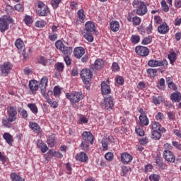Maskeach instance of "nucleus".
<instances>
[{
	"mask_svg": "<svg viewBox=\"0 0 181 181\" xmlns=\"http://www.w3.org/2000/svg\"><path fill=\"white\" fill-rule=\"evenodd\" d=\"M93 32H95V24L91 21H88L85 24V30L82 31V35L88 42H93Z\"/></svg>",
	"mask_w": 181,
	"mask_h": 181,
	"instance_id": "f257e3e1",
	"label": "nucleus"
},
{
	"mask_svg": "<svg viewBox=\"0 0 181 181\" xmlns=\"http://www.w3.org/2000/svg\"><path fill=\"white\" fill-rule=\"evenodd\" d=\"M81 77L85 84L86 90L90 89V80L93 78V71L91 69H83L81 71Z\"/></svg>",
	"mask_w": 181,
	"mask_h": 181,
	"instance_id": "f03ea898",
	"label": "nucleus"
},
{
	"mask_svg": "<svg viewBox=\"0 0 181 181\" xmlns=\"http://www.w3.org/2000/svg\"><path fill=\"white\" fill-rule=\"evenodd\" d=\"M134 8H136V13L139 16H144L148 13V8L145 2L139 0H134L132 3Z\"/></svg>",
	"mask_w": 181,
	"mask_h": 181,
	"instance_id": "7ed1b4c3",
	"label": "nucleus"
},
{
	"mask_svg": "<svg viewBox=\"0 0 181 181\" xmlns=\"http://www.w3.org/2000/svg\"><path fill=\"white\" fill-rule=\"evenodd\" d=\"M55 47L58 50H61V52L65 56H70L71 53H73V47H66L62 40H58L55 42Z\"/></svg>",
	"mask_w": 181,
	"mask_h": 181,
	"instance_id": "20e7f679",
	"label": "nucleus"
},
{
	"mask_svg": "<svg viewBox=\"0 0 181 181\" xmlns=\"http://www.w3.org/2000/svg\"><path fill=\"white\" fill-rule=\"evenodd\" d=\"M66 97L71 103H78L80 100H83V93L81 92H75L71 94L66 93Z\"/></svg>",
	"mask_w": 181,
	"mask_h": 181,
	"instance_id": "39448f33",
	"label": "nucleus"
},
{
	"mask_svg": "<svg viewBox=\"0 0 181 181\" xmlns=\"http://www.w3.org/2000/svg\"><path fill=\"white\" fill-rule=\"evenodd\" d=\"M12 70V64L11 62H4L0 65V71L1 76L6 77L7 74H9V72Z\"/></svg>",
	"mask_w": 181,
	"mask_h": 181,
	"instance_id": "423d86ee",
	"label": "nucleus"
},
{
	"mask_svg": "<svg viewBox=\"0 0 181 181\" xmlns=\"http://www.w3.org/2000/svg\"><path fill=\"white\" fill-rule=\"evenodd\" d=\"M168 65V61H166V59L164 60H156V59H150L148 62V66L149 67H160L162 66H163L165 67V66Z\"/></svg>",
	"mask_w": 181,
	"mask_h": 181,
	"instance_id": "0eeeda50",
	"label": "nucleus"
},
{
	"mask_svg": "<svg viewBox=\"0 0 181 181\" xmlns=\"http://www.w3.org/2000/svg\"><path fill=\"white\" fill-rule=\"evenodd\" d=\"M8 117L11 122H13V121H16V115H18V111L16 110V107H11L7 108Z\"/></svg>",
	"mask_w": 181,
	"mask_h": 181,
	"instance_id": "6e6552de",
	"label": "nucleus"
},
{
	"mask_svg": "<svg viewBox=\"0 0 181 181\" xmlns=\"http://www.w3.org/2000/svg\"><path fill=\"white\" fill-rule=\"evenodd\" d=\"M135 52L137 54H139V56H141L142 57H146V56L149 54V49L144 46L136 47Z\"/></svg>",
	"mask_w": 181,
	"mask_h": 181,
	"instance_id": "1a4fd4ad",
	"label": "nucleus"
},
{
	"mask_svg": "<svg viewBox=\"0 0 181 181\" xmlns=\"http://www.w3.org/2000/svg\"><path fill=\"white\" fill-rule=\"evenodd\" d=\"M163 156L164 159H165L167 162H170L171 163H173L175 160H176L175 155L172 153V151L169 150L164 151L163 153Z\"/></svg>",
	"mask_w": 181,
	"mask_h": 181,
	"instance_id": "9d476101",
	"label": "nucleus"
},
{
	"mask_svg": "<svg viewBox=\"0 0 181 181\" xmlns=\"http://www.w3.org/2000/svg\"><path fill=\"white\" fill-rule=\"evenodd\" d=\"M105 110H112L114 107V98L108 95L105 98L104 100Z\"/></svg>",
	"mask_w": 181,
	"mask_h": 181,
	"instance_id": "9b49d317",
	"label": "nucleus"
},
{
	"mask_svg": "<svg viewBox=\"0 0 181 181\" xmlns=\"http://www.w3.org/2000/svg\"><path fill=\"white\" fill-rule=\"evenodd\" d=\"M48 79L47 76L42 78L40 82V88L43 96L46 95V87H47Z\"/></svg>",
	"mask_w": 181,
	"mask_h": 181,
	"instance_id": "f8f14e48",
	"label": "nucleus"
},
{
	"mask_svg": "<svg viewBox=\"0 0 181 181\" xmlns=\"http://www.w3.org/2000/svg\"><path fill=\"white\" fill-rule=\"evenodd\" d=\"M83 141L90 142V145L94 144V136L90 132H83L82 134Z\"/></svg>",
	"mask_w": 181,
	"mask_h": 181,
	"instance_id": "ddd939ff",
	"label": "nucleus"
},
{
	"mask_svg": "<svg viewBox=\"0 0 181 181\" xmlns=\"http://www.w3.org/2000/svg\"><path fill=\"white\" fill-rule=\"evenodd\" d=\"M86 53V49L83 47H76L74 50V54L76 59H81L83 55Z\"/></svg>",
	"mask_w": 181,
	"mask_h": 181,
	"instance_id": "4468645a",
	"label": "nucleus"
},
{
	"mask_svg": "<svg viewBox=\"0 0 181 181\" xmlns=\"http://www.w3.org/2000/svg\"><path fill=\"white\" fill-rule=\"evenodd\" d=\"M29 88L33 94H36V91L39 90V83L36 80L29 81Z\"/></svg>",
	"mask_w": 181,
	"mask_h": 181,
	"instance_id": "2eb2a0df",
	"label": "nucleus"
},
{
	"mask_svg": "<svg viewBox=\"0 0 181 181\" xmlns=\"http://www.w3.org/2000/svg\"><path fill=\"white\" fill-rule=\"evenodd\" d=\"M121 161L124 165H128L129 162H132V156L128 153H123L121 155Z\"/></svg>",
	"mask_w": 181,
	"mask_h": 181,
	"instance_id": "dca6fc26",
	"label": "nucleus"
},
{
	"mask_svg": "<svg viewBox=\"0 0 181 181\" xmlns=\"http://www.w3.org/2000/svg\"><path fill=\"white\" fill-rule=\"evenodd\" d=\"M101 92L103 95L111 93V88L105 82L101 83Z\"/></svg>",
	"mask_w": 181,
	"mask_h": 181,
	"instance_id": "f3484780",
	"label": "nucleus"
},
{
	"mask_svg": "<svg viewBox=\"0 0 181 181\" xmlns=\"http://www.w3.org/2000/svg\"><path fill=\"white\" fill-rule=\"evenodd\" d=\"M9 29V24H8V21L4 18H0V32L4 33L6 30Z\"/></svg>",
	"mask_w": 181,
	"mask_h": 181,
	"instance_id": "a211bd4d",
	"label": "nucleus"
},
{
	"mask_svg": "<svg viewBox=\"0 0 181 181\" xmlns=\"http://www.w3.org/2000/svg\"><path fill=\"white\" fill-rule=\"evenodd\" d=\"M158 32H159L161 35H165L169 32V26L166 23L160 24L158 28Z\"/></svg>",
	"mask_w": 181,
	"mask_h": 181,
	"instance_id": "6ab92c4d",
	"label": "nucleus"
},
{
	"mask_svg": "<svg viewBox=\"0 0 181 181\" xmlns=\"http://www.w3.org/2000/svg\"><path fill=\"white\" fill-rule=\"evenodd\" d=\"M37 148H39V149H40L42 153H45V152H47L49 149V148H47V146L45 143H43L42 140L37 141Z\"/></svg>",
	"mask_w": 181,
	"mask_h": 181,
	"instance_id": "aec40b11",
	"label": "nucleus"
},
{
	"mask_svg": "<svg viewBox=\"0 0 181 181\" xmlns=\"http://www.w3.org/2000/svg\"><path fill=\"white\" fill-rule=\"evenodd\" d=\"M170 99L174 103H180L181 100V93L180 92H175L173 93L171 96Z\"/></svg>",
	"mask_w": 181,
	"mask_h": 181,
	"instance_id": "412c9836",
	"label": "nucleus"
},
{
	"mask_svg": "<svg viewBox=\"0 0 181 181\" xmlns=\"http://www.w3.org/2000/svg\"><path fill=\"white\" fill-rule=\"evenodd\" d=\"M93 67L94 69H96V70H100V69H103V67H104V60L101 59H96Z\"/></svg>",
	"mask_w": 181,
	"mask_h": 181,
	"instance_id": "4be33fe9",
	"label": "nucleus"
},
{
	"mask_svg": "<svg viewBox=\"0 0 181 181\" xmlns=\"http://www.w3.org/2000/svg\"><path fill=\"white\" fill-rule=\"evenodd\" d=\"M76 159L79 160V162H86L88 157H87V154L81 152L76 156Z\"/></svg>",
	"mask_w": 181,
	"mask_h": 181,
	"instance_id": "5701e85b",
	"label": "nucleus"
},
{
	"mask_svg": "<svg viewBox=\"0 0 181 181\" xmlns=\"http://www.w3.org/2000/svg\"><path fill=\"white\" fill-rule=\"evenodd\" d=\"M4 139H5L6 142L8 144V145H12V143L13 142V138L12 137V135L9 133H4L3 135Z\"/></svg>",
	"mask_w": 181,
	"mask_h": 181,
	"instance_id": "b1692460",
	"label": "nucleus"
},
{
	"mask_svg": "<svg viewBox=\"0 0 181 181\" xmlns=\"http://www.w3.org/2000/svg\"><path fill=\"white\" fill-rule=\"evenodd\" d=\"M139 121L141 125H149V119H148L146 115H141L139 116Z\"/></svg>",
	"mask_w": 181,
	"mask_h": 181,
	"instance_id": "393cba45",
	"label": "nucleus"
},
{
	"mask_svg": "<svg viewBox=\"0 0 181 181\" xmlns=\"http://www.w3.org/2000/svg\"><path fill=\"white\" fill-rule=\"evenodd\" d=\"M110 29L112 32H118L119 30V23L114 21L110 23Z\"/></svg>",
	"mask_w": 181,
	"mask_h": 181,
	"instance_id": "a878e982",
	"label": "nucleus"
},
{
	"mask_svg": "<svg viewBox=\"0 0 181 181\" xmlns=\"http://www.w3.org/2000/svg\"><path fill=\"white\" fill-rule=\"evenodd\" d=\"M15 46L18 49V50H23L25 43H23V41L21 39H17L15 42Z\"/></svg>",
	"mask_w": 181,
	"mask_h": 181,
	"instance_id": "bb28decb",
	"label": "nucleus"
},
{
	"mask_svg": "<svg viewBox=\"0 0 181 181\" xmlns=\"http://www.w3.org/2000/svg\"><path fill=\"white\" fill-rule=\"evenodd\" d=\"M160 136H162V134H160V132L153 131L151 138V139H154L155 141H159V139H160Z\"/></svg>",
	"mask_w": 181,
	"mask_h": 181,
	"instance_id": "cd10ccee",
	"label": "nucleus"
},
{
	"mask_svg": "<svg viewBox=\"0 0 181 181\" xmlns=\"http://www.w3.org/2000/svg\"><path fill=\"white\" fill-rule=\"evenodd\" d=\"M30 128L33 129V131H35V132H40V127H39V124L36 122H30Z\"/></svg>",
	"mask_w": 181,
	"mask_h": 181,
	"instance_id": "c85d7f7f",
	"label": "nucleus"
},
{
	"mask_svg": "<svg viewBox=\"0 0 181 181\" xmlns=\"http://www.w3.org/2000/svg\"><path fill=\"white\" fill-rule=\"evenodd\" d=\"M47 142L50 148H53V146H54V142H56L54 134L49 136L47 140Z\"/></svg>",
	"mask_w": 181,
	"mask_h": 181,
	"instance_id": "c756f323",
	"label": "nucleus"
},
{
	"mask_svg": "<svg viewBox=\"0 0 181 181\" xmlns=\"http://www.w3.org/2000/svg\"><path fill=\"white\" fill-rule=\"evenodd\" d=\"M162 101H163V98L162 96L152 97V102L155 104V105H159Z\"/></svg>",
	"mask_w": 181,
	"mask_h": 181,
	"instance_id": "7c9ffc66",
	"label": "nucleus"
},
{
	"mask_svg": "<svg viewBox=\"0 0 181 181\" xmlns=\"http://www.w3.org/2000/svg\"><path fill=\"white\" fill-rule=\"evenodd\" d=\"M27 107L30 108V110L32 111L33 114H37L38 110H37V106H36V104L35 103H30L27 105Z\"/></svg>",
	"mask_w": 181,
	"mask_h": 181,
	"instance_id": "2f4dec72",
	"label": "nucleus"
},
{
	"mask_svg": "<svg viewBox=\"0 0 181 181\" xmlns=\"http://www.w3.org/2000/svg\"><path fill=\"white\" fill-rule=\"evenodd\" d=\"M108 142H110V137L103 139L102 146L103 148V151H108Z\"/></svg>",
	"mask_w": 181,
	"mask_h": 181,
	"instance_id": "473e14b6",
	"label": "nucleus"
},
{
	"mask_svg": "<svg viewBox=\"0 0 181 181\" xmlns=\"http://www.w3.org/2000/svg\"><path fill=\"white\" fill-rule=\"evenodd\" d=\"M40 16H47L49 13V8L47 6H44L42 8L39 10Z\"/></svg>",
	"mask_w": 181,
	"mask_h": 181,
	"instance_id": "72a5a7b5",
	"label": "nucleus"
},
{
	"mask_svg": "<svg viewBox=\"0 0 181 181\" xmlns=\"http://www.w3.org/2000/svg\"><path fill=\"white\" fill-rule=\"evenodd\" d=\"M168 59L171 63V64H173L175 62H176V52H173L168 54Z\"/></svg>",
	"mask_w": 181,
	"mask_h": 181,
	"instance_id": "f704fd0d",
	"label": "nucleus"
},
{
	"mask_svg": "<svg viewBox=\"0 0 181 181\" xmlns=\"http://www.w3.org/2000/svg\"><path fill=\"white\" fill-rule=\"evenodd\" d=\"M47 102L48 103V104H49L52 108H57V107H59V104L57 103V102L52 100L50 98L47 99Z\"/></svg>",
	"mask_w": 181,
	"mask_h": 181,
	"instance_id": "c9c22d12",
	"label": "nucleus"
},
{
	"mask_svg": "<svg viewBox=\"0 0 181 181\" xmlns=\"http://www.w3.org/2000/svg\"><path fill=\"white\" fill-rule=\"evenodd\" d=\"M158 73V69H147V74L150 76V77H155L156 76V74Z\"/></svg>",
	"mask_w": 181,
	"mask_h": 181,
	"instance_id": "e433bc0d",
	"label": "nucleus"
},
{
	"mask_svg": "<svg viewBox=\"0 0 181 181\" xmlns=\"http://www.w3.org/2000/svg\"><path fill=\"white\" fill-rule=\"evenodd\" d=\"M151 129L153 131H159V129H160V124L157 122H153L151 124Z\"/></svg>",
	"mask_w": 181,
	"mask_h": 181,
	"instance_id": "4c0bfd02",
	"label": "nucleus"
},
{
	"mask_svg": "<svg viewBox=\"0 0 181 181\" xmlns=\"http://www.w3.org/2000/svg\"><path fill=\"white\" fill-rule=\"evenodd\" d=\"M141 21L142 20H141V18L138 16H134L132 18L133 25H135L136 26L141 25Z\"/></svg>",
	"mask_w": 181,
	"mask_h": 181,
	"instance_id": "58836bf2",
	"label": "nucleus"
},
{
	"mask_svg": "<svg viewBox=\"0 0 181 181\" xmlns=\"http://www.w3.org/2000/svg\"><path fill=\"white\" fill-rule=\"evenodd\" d=\"M23 21L28 26H29V25H31V23H33V20L32 19V17L30 16H25Z\"/></svg>",
	"mask_w": 181,
	"mask_h": 181,
	"instance_id": "ea45409f",
	"label": "nucleus"
},
{
	"mask_svg": "<svg viewBox=\"0 0 181 181\" xmlns=\"http://www.w3.org/2000/svg\"><path fill=\"white\" fill-rule=\"evenodd\" d=\"M161 6L163 12H169V6H168L165 0L161 1Z\"/></svg>",
	"mask_w": 181,
	"mask_h": 181,
	"instance_id": "a19ab883",
	"label": "nucleus"
},
{
	"mask_svg": "<svg viewBox=\"0 0 181 181\" xmlns=\"http://www.w3.org/2000/svg\"><path fill=\"white\" fill-rule=\"evenodd\" d=\"M12 181H22V177L18 175L16 173H13L11 175Z\"/></svg>",
	"mask_w": 181,
	"mask_h": 181,
	"instance_id": "79ce46f5",
	"label": "nucleus"
},
{
	"mask_svg": "<svg viewBox=\"0 0 181 181\" xmlns=\"http://www.w3.org/2000/svg\"><path fill=\"white\" fill-rule=\"evenodd\" d=\"M149 180H153V181H159L160 180V176L158 174H152L149 176Z\"/></svg>",
	"mask_w": 181,
	"mask_h": 181,
	"instance_id": "37998d69",
	"label": "nucleus"
},
{
	"mask_svg": "<svg viewBox=\"0 0 181 181\" xmlns=\"http://www.w3.org/2000/svg\"><path fill=\"white\" fill-rule=\"evenodd\" d=\"M9 122H11L9 117L2 119V124L6 128H11V124H9Z\"/></svg>",
	"mask_w": 181,
	"mask_h": 181,
	"instance_id": "c03bdc74",
	"label": "nucleus"
},
{
	"mask_svg": "<svg viewBox=\"0 0 181 181\" xmlns=\"http://www.w3.org/2000/svg\"><path fill=\"white\" fill-rule=\"evenodd\" d=\"M77 15L81 21H84V18H86V15H84V10L80 9L77 12Z\"/></svg>",
	"mask_w": 181,
	"mask_h": 181,
	"instance_id": "a18cd8bd",
	"label": "nucleus"
},
{
	"mask_svg": "<svg viewBox=\"0 0 181 181\" xmlns=\"http://www.w3.org/2000/svg\"><path fill=\"white\" fill-rule=\"evenodd\" d=\"M62 2V0H52L51 1V5L54 8V9H56V8H59V4Z\"/></svg>",
	"mask_w": 181,
	"mask_h": 181,
	"instance_id": "49530a36",
	"label": "nucleus"
},
{
	"mask_svg": "<svg viewBox=\"0 0 181 181\" xmlns=\"http://www.w3.org/2000/svg\"><path fill=\"white\" fill-rule=\"evenodd\" d=\"M122 176H127V175L128 174V172H131V168L124 166V167H122Z\"/></svg>",
	"mask_w": 181,
	"mask_h": 181,
	"instance_id": "de8ad7c7",
	"label": "nucleus"
},
{
	"mask_svg": "<svg viewBox=\"0 0 181 181\" xmlns=\"http://www.w3.org/2000/svg\"><path fill=\"white\" fill-rule=\"evenodd\" d=\"M37 28H45L46 26V22L45 21H38L35 23Z\"/></svg>",
	"mask_w": 181,
	"mask_h": 181,
	"instance_id": "09e8293b",
	"label": "nucleus"
},
{
	"mask_svg": "<svg viewBox=\"0 0 181 181\" xmlns=\"http://www.w3.org/2000/svg\"><path fill=\"white\" fill-rule=\"evenodd\" d=\"M152 42V36H148L145 37L142 41V45H149Z\"/></svg>",
	"mask_w": 181,
	"mask_h": 181,
	"instance_id": "8fccbe9b",
	"label": "nucleus"
},
{
	"mask_svg": "<svg viewBox=\"0 0 181 181\" xmlns=\"http://www.w3.org/2000/svg\"><path fill=\"white\" fill-rule=\"evenodd\" d=\"M131 40L132 43H138L139 42V40H141V38L139 35H132L131 37Z\"/></svg>",
	"mask_w": 181,
	"mask_h": 181,
	"instance_id": "3c124183",
	"label": "nucleus"
},
{
	"mask_svg": "<svg viewBox=\"0 0 181 181\" xmlns=\"http://www.w3.org/2000/svg\"><path fill=\"white\" fill-rule=\"evenodd\" d=\"M60 94H61L60 88L59 86H55L54 88V95L55 97H59V95H60Z\"/></svg>",
	"mask_w": 181,
	"mask_h": 181,
	"instance_id": "603ef678",
	"label": "nucleus"
},
{
	"mask_svg": "<svg viewBox=\"0 0 181 181\" xmlns=\"http://www.w3.org/2000/svg\"><path fill=\"white\" fill-rule=\"evenodd\" d=\"M105 158L106 160H112V159H114V154H112V153H107L105 155Z\"/></svg>",
	"mask_w": 181,
	"mask_h": 181,
	"instance_id": "864d4df0",
	"label": "nucleus"
},
{
	"mask_svg": "<svg viewBox=\"0 0 181 181\" xmlns=\"http://www.w3.org/2000/svg\"><path fill=\"white\" fill-rule=\"evenodd\" d=\"M64 60L66 64V66H70L71 64V59L69 55H66L64 58Z\"/></svg>",
	"mask_w": 181,
	"mask_h": 181,
	"instance_id": "5fc2aeb1",
	"label": "nucleus"
},
{
	"mask_svg": "<svg viewBox=\"0 0 181 181\" xmlns=\"http://www.w3.org/2000/svg\"><path fill=\"white\" fill-rule=\"evenodd\" d=\"M81 146L82 149H84L86 151H88V143H87V141H82Z\"/></svg>",
	"mask_w": 181,
	"mask_h": 181,
	"instance_id": "6e6d98bb",
	"label": "nucleus"
},
{
	"mask_svg": "<svg viewBox=\"0 0 181 181\" xmlns=\"http://www.w3.org/2000/svg\"><path fill=\"white\" fill-rule=\"evenodd\" d=\"M14 8L18 12H23V6L21 4H16Z\"/></svg>",
	"mask_w": 181,
	"mask_h": 181,
	"instance_id": "4d7b16f0",
	"label": "nucleus"
},
{
	"mask_svg": "<svg viewBox=\"0 0 181 181\" xmlns=\"http://www.w3.org/2000/svg\"><path fill=\"white\" fill-rule=\"evenodd\" d=\"M112 71H118V70H119V66L118 65V64H117V62H114L112 65Z\"/></svg>",
	"mask_w": 181,
	"mask_h": 181,
	"instance_id": "13d9d810",
	"label": "nucleus"
},
{
	"mask_svg": "<svg viewBox=\"0 0 181 181\" xmlns=\"http://www.w3.org/2000/svg\"><path fill=\"white\" fill-rule=\"evenodd\" d=\"M6 12L8 13H12V12H13V7L9 4H7L6 6Z\"/></svg>",
	"mask_w": 181,
	"mask_h": 181,
	"instance_id": "bf43d9fd",
	"label": "nucleus"
},
{
	"mask_svg": "<svg viewBox=\"0 0 181 181\" xmlns=\"http://www.w3.org/2000/svg\"><path fill=\"white\" fill-rule=\"evenodd\" d=\"M57 69L59 71H63V70L64 69V65L62 62L57 63Z\"/></svg>",
	"mask_w": 181,
	"mask_h": 181,
	"instance_id": "052dcab7",
	"label": "nucleus"
},
{
	"mask_svg": "<svg viewBox=\"0 0 181 181\" xmlns=\"http://www.w3.org/2000/svg\"><path fill=\"white\" fill-rule=\"evenodd\" d=\"M163 118H164L163 113L160 112H159L156 116V119H157V121H160L163 119Z\"/></svg>",
	"mask_w": 181,
	"mask_h": 181,
	"instance_id": "680f3d73",
	"label": "nucleus"
},
{
	"mask_svg": "<svg viewBox=\"0 0 181 181\" xmlns=\"http://www.w3.org/2000/svg\"><path fill=\"white\" fill-rule=\"evenodd\" d=\"M136 134H138V135L139 136H144V135H145V132H144V130H142V129H136Z\"/></svg>",
	"mask_w": 181,
	"mask_h": 181,
	"instance_id": "e2e57ef3",
	"label": "nucleus"
},
{
	"mask_svg": "<svg viewBox=\"0 0 181 181\" xmlns=\"http://www.w3.org/2000/svg\"><path fill=\"white\" fill-rule=\"evenodd\" d=\"M116 81H117V84H120V86H122V84H124V78H122V76H119L116 79Z\"/></svg>",
	"mask_w": 181,
	"mask_h": 181,
	"instance_id": "0e129e2a",
	"label": "nucleus"
},
{
	"mask_svg": "<svg viewBox=\"0 0 181 181\" xmlns=\"http://www.w3.org/2000/svg\"><path fill=\"white\" fill-rule=\"evenodd\" d=\"M173 145L177 149H180L181 151V144L177 141H173Z\"/></svg>",
	"mask_w": 181,
	"mask_h": 181,
	"instance_id": "69168bd1",
	"label": "nucleus"
},
{
	"mask_svg": "<svg viewBox=\"0 0 181 181\" xmlns=\"http://www.w3.org/2000/svg\"><path fill=\"white\" fill-rule=\"evenodd\" d=\"M71 76H78V70L77 69V68H73L71 70Z\"/></svg>",
	"mask_w": 181,
	"mask_h": 181,
	"instance_id": "338daca9",
	"label": "nucleus"
},
{
	"mask_svg": "<svg viewBox=\"0 0 181 181\" xmlns=\"http://www.w3.org/2000/svg\"><path fill=\"white\" fill-rule=\"evenodd\" d=\"M168 117L169 119H175V113L173 112H168Z\"/></svg>",
	"mask_w": 181,
	"mask_h": 181,
	"instance_id": "774afa93",
	"label": "nucleus"
}]
</instances>
